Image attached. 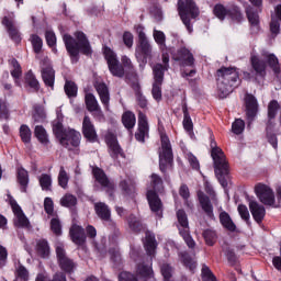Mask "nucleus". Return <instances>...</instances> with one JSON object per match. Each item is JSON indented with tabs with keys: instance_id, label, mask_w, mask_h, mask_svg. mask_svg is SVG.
Returning a JSON list of instances; mask_svg holds the SVG:
<instances>
[{
	"instance_id": "obj_1",
	"label": "nucleus",
	"mask_w": 281,
	"mask_h": 281,
	"mask_svg": "<svg viewBox=\"0 0 281 281\" xmlns=\"http://www.w3.org/2000/svg\"><path fill=\"white\" fill-rule=\"evenodd\" d=\"M63 41L71 58H78L80 52L86 56L91 54V44H89L87 35H85L82 32H76L75 38L69 34H65Z\"/></svg>"
},
{
	"instance_id": "obj_2",
	"label": "nucleus",
	"mask_w": 281,
	"mask_h": 281,
	"mask_svg": "<svg viewBox=\"0 0 281 281\" xmlns=\"http://www.w3.org/2000/svg\"><path fill=\"white\" fill-rule=\"evenodd\" d=\"M237 85L238 71H236V68L223 67L217 70V91L220 98H227Z\"/></svg>"
},
{
	"instance_id": "obj_3",
	"label": "nucleus",
	"mask_w": 281,
	"mask_h": 281,
	"mask_svg": "<svg viewBox=\"0 0 281 281\" xmlns=\"http://www.w3.org/2000/svg\"><path fill=\"white\" fill-rule=\"evenodd\" d=\"M151 188L153 190L147 191V201L151 212L161 217L164 205L161 204V200L159 199V195H157V192H161L164 189V181L156 173L151 175Z\"/></svg>"
},
{
	"instance_id": "obj_4",
	"label": "nucleus",
	"mask_w": 281,
	"mask_h": 281,
	"mask_svg": "<svg viewBox=\"0 0 281 281\" xmlns=\"http://www.w3.org/2000/svg\"><path fill=\"white\" fill-rule=\"evenodd\" d=\"M136 32L138 35V43L136 45L135 56L137 60H142V63H148V58H153V45L148 42V37H146V33L144 32V26H136Z\"/></svg>"
},
{
	"instance_id": "obj_5",
	"label": "nucleus",
	"mask_w": 281,
	"mask_h": 281,
	"mask_svg": "<svg viewBox=\"0 0 281 281\" xmlns=\"http://www.w3.org/2000/svg\"><path fill=\"white\" fill-rule=\"evenodd\" d=\"M212 159L214 161L215 175L222 186V188H227V160L225 159V153L221 148H214L212 153Z\"/></svg>"
},
{
	"instance_id": "obj_6",
	"label": "nucleus",
	"mask_w": 281,
	"mask_h": 281,
	"mask_svg": "<svg viewBox=\"0 0 281 281\" xmlns=\"http://www.w3.org/2000/svg\"><path fill=\"white\" fill-rule=\"evenodd\" d=\"M179 0L178 2V12L182 23L186 25L188 32L191 34L192 32V24H190V15L192 19H196L199 16V8L192 0Z\"/></svg>"
},
{
	"instance_id": "obj_7",
	"label": "nucleus",
	"mask_w": 281,
	"mask_h": 281,
	"mask_svg": "<svg viewBox=\"0 0 281 281\" xmlns=\"http://www.w3.org/2000/svg\"><path fill=\"white\" fill-rule=\"evenodd\" d=\"M278 111H280V103L277 100H272L268 104V123L266 127V134L269 144H271L272 148H278V137L273 134V128L276 126V115H278Z\"/></svg>"
},
{
	"instance_id": "obj_8",
	"label": "nucleus",
	"mask_w": 281,
	"mask_h": 281,
	"mask_svg": "<svg viewBox=\"0 0 281 281\" xmlns=\"http://www.w3.org/2000/svg\"><path fill=\"white\" fill-rule=\"evenodd\" d=\"M161 149L159 151V168L161 172H166V168L172 164V146L166 134H161Z\"/></svg>"
},
{
	"instance_id": "obj_9",
	"label": "nucleus",
	"mask_w": 281,
	"mask_h": 281,
	"mask_svg": "<svg viewBox=\"0 0 281 281\" xmlns=\"http://www.w3.org/2000/svg\"><path fill=\"white\" fill-rule=\"evenodd\" d=\"M104 56L108 63L110 74H112V76H115L116 78H124V66L120 64V60H117V55L115 54V52H113L109 47H105Z\"/></svg>"
},
{
	"instance_id": "obj_10",
	"label": "nucleus",
	"mask_w": 281,
	"mask_h": 281,
	"mask_svg": "<svg viewBox=\"0 0 281 281\" xmlns=\"http://www.w3.org/2000/svg\"><path fill=\"white\" fill-rule=\"evenodd\" d=\"M177 218L180 225L179 227L180 235L182 236L188 247H190V249H193V247L196 244L194 243V239H192V236H190V226L188 224V215L186 214V211L179 210L177 212Z\"/></svg>"
},
{
	"instance_id": "obj_11",
	"label": "nucleus",
	"mask_w": 281,
	"mask_h": 281,
	"mask_svg": "<svg viewBox=\"0 0 281 281\" xmlns=\"http://www.w3.org/2000/svg\"><path fill=\"white\" fill-rule=\"evenodd\" d=\"M56 256L61 271H65L66 273H74V271H76L77 265L69 257H67V252L65 251V247L63 245L56 247Z\"/></svg>"
},
{
	"instance_id": "obj_12",
	"label": "nucleus",
	"mask_w": 281,
	"mask_h": 281,
	"mask_svg": "<svg viewBox=\"0 0 281 281\" xmlns=\"http://www.w3.org/2000/svg\"><path fill=\"white\" fill-rule=\"evenodd\" d=\"M80 132L76 130H68L60 138H58L59 144L67 148V150H74L80 146Z\"/></svg>"
},
{
	"instance_id": "obj_13",
	"label": "nucleus",
	"mask_w": 281,
	"mask_h": 281,
	"mask_svg": "<svg viewBox=\"0 0 281 281\" xmlns=\"http://www.w3.org/2000/svg\"><path fill=\"white\" fill-rule=\"evenodd\" d=\"M213 14H215V16L220 19V21H224L225 16H231V19L233 21H237V23H240V21H243V13H240V10H238V8L227 10L223 4H216L213 9Z\"/></svg>"
},
{
	"instance_id": "obj_14",
	"label": "nucleus",
	"mask_w": 281,
	"mask_h": 281,
	"mask_svg": "<svg viewBox=\"0 0 281 281\" xmlns=\"http://www.w3.org/2000/svg\"><path fill=\"white\" fill-rule=\"evenodd\" d=\"M255 192L263 205H276V194H273V190H271L267 184H257L255 187Z\"/></svg>"
},
{
	"instance_id": "obj_15",
	"label": "nucleus",
	"mask_w": 281,
	"mask_h": 281,
	"mask_svg": "<svg viewBox=\"0 0 281 281\" xmlns=\"http://www.w3.org/2000/svg\"><path fill=\"white\" fill-rule=\"evenodd\" d=\"M105 143L108 144L109 155L112 157V159L124 157V151L122 150L120 143H117V136H115V134L108 133L105 135Z\"/></svg>"
},
{
	"instance_id": "obj_16",
	"label": "nucleus",
	"mask_w": 281,
	"mask_h": 281,
	"mask_svg": "<svg viewBox=\"0 0 281 281\" xmlns=\"http://www.w3.org/2000/svg\"><path fill=\"white\" fill-rule=\"evenodd\" d=\"M173 60H177L181 67H192L194 65V56L186 47L179 48L173 54Z\"/></svg>"
},
{
	"instance_id": "obj_17",
	"label": "nucleus",
	"mask_w": 281,
	"mask_h": 281,
	"mask_svg": "<svg viewBox=\"0 0 281 281\" xmlns=\"http://www.w3.org/2000/svg\"><path fill=\"white\" fill-rule=\"evenodd\" d=\"M135 137L137 142H144V139L148 137V119L146 114L142 112L138 113V130Z\"/></svg>"
},
{
	"instance_id": "obj_18",
	"label": "nucleus",
	"mask_w": 281,
	"mask_h": 281,
	"mask_svg": "<svg viewBox=\"0 0 281 281\" xmlns=\"http://www.w3.org/2000/svg\"><path fill=\"white\" fill-rule=\"evenodd\" d=\"M2 24L7 29L10 38L13 40L14 43H21V33L19 32V29H16L14 21L8 16H4Z\"/></svg>"
},
{
	"instance_id": "obj_19",
	"label": "nucleus",
	"mask_w": 281,
	"mask_h": 281,
	"mask_svg": "<svg viewBox=\"0 0 281 281\" xmlns=\"http://www.w3.org/2000/svg\"><path fill=\"white\" fill-rule=\"evenodd\" d=\"M82 133L86 139H88L89 142H95V139H98V134L95 133V126L93 125L89 116L83 117Z\"/></svg>"
},
{
	"instance_id": "obj_20",
	"label": "nucleus",
	"mask_w": 281,
	"mask_h": 281,
	"mask_svg": "<svg viewBox=\"0 0 281 281\" xmlns=\"http://www.w3.org/2000/svg\"><path fill=\"white\" fill-rule=\"evenodd\" d=\"M42 80L46 87L54 89V82L56 80V71L52 67V65L42 66Z\"/></svg>"
},
{
	"instance_id": "obj_21",
	"label": "nucleus",
	"mask_w": 281,
	"mask_h": 281,
	"mask_svg": "<svg viewBox=\"0 0 281 281\" xmlns=\"http://www.w3.org/2000/svg\"><path fill=\"white\" fill-rule=\"evenodd\" d=\"M249 210L256 223H262V221L265 220V215L267 214V210H265V206L262 204H259L257 201H250Z\"/></svg>"
},
{
	"instance_id": "obj_22",
	"label": "nucleus",
	"mask_w": 281,
	"mask_h": 281,
	"mask_svg": "<svg viewBox=\"0 0 281 281\" xmlns=\"http://www.w3.org/2000/svg\"><path fill=\"white\" fill-rule=\"evenodd\" d=\"M245 104L248 120H254L258 113V100L252 94H246Z\"/></svg>"
},
{
	"instance_id": "obj_23",
	"label": "nucleus",
	"mask_w": 281,
	"mask_h": 281,
	"mask_svg": "<svg viewBox=\"0 0 281 281\" xmlns=\"http://www.w3.org/2000/svg\"><path fill=\"white\" fill-rule=\"evenodd\" d=\"M198 199L206 216H209V218H214V206H212V202L210 201V198L205 195L203 191H198Z\"/></svg>"
},
{
	"instance_id": "obj_24",
	"label": "nucleus",
	"mask_w": 281,
	"mask_h": 281,
	"mask_svg": "<svg viewBox=\"0 0 281 281\" xmlns=\"http://www.w3.org/2000/svg\"><path fill=\"white\" fill-rule=\"evenodd\" d=\"M70 238L75 245H85L87 240L85 228L78 225H72L70 228Z\"/></svg>"
},
{
	"instance_id": "obj_25",
	"label": "nucleus",
	"mask_w": 281,
	"mask_h": 281,
	"mask_svg": "<svg viewBox=\"0 0 281 281\" xmlns=\"http://www.w3.org/2000/svg\"><path fill=\"white\" fill-rule=\"evenodd\" d=\"M11 207L16 216L15 225L18 227H30V221L27 220L25 214H23L21 206H19L16 202H11Z\"/></svg>"
},
{
	"instance_id": "obj_26",
	"label": "nucleus",
	"mask_w": 281,
	"mask_h": 281,
	"mask_svg": "<svg viewBox=\"0 0 281 281\" xmlns=\"http://www.w3.org/2000/svg\"><path fill=\"white\" fill-rule=\"evenodd\" d=\"M250 63L257 76H260L261 78L267 76V63H265V60L260 59L256 55H251Z\"/></svg>"
},
{
	"instance_id": "obj_27",
	"label": "nucleus",
	"mask_w": 281,
	"mask_h": 281,
	"mask_svg": "<svg viewBox=\"0 0 281 281\" xmlns=\"http://www.w3.org/2000/svg\"><path fill=\"white\" fill-rule=\"evenodd\" d=\"M154 85L151 89V94L156 102H161V85H164V77H161V72L156 71L154 75Z\"/></svg>"
},
{
	"instance_id": "obj_28",
	"label": "nucleus",
	"mask_w": 281,
	"mask_h": 281,
	"mask_svg": "<svg viewBox=\"0 0 281 281\" xmlns=\"http://www.w3.org/2000/svg\"><path fill=\"white\" fill-rule=\"evenodd\" d=\"M18 183L21 192H27V186H30V173L23 167L18 169L16 172Z\"/></svg>"
},
{
	"instance_id": "obj_29",
	"label": "nucleus",
	"mask_w": 281,
	"mask_h": 281,
	"mask_svg": "<svg viewBox=\"0 0 281 281\" xmlns=\"http://www.w3.org/2000/svg\"><path fill=\"white\" fill-rule=\"evenodd\" d=\"M93 177L102 186V188H109L110 190L113 189V184L111 181H109V178L106 177V173H104V170L95 167L92 169Z\"/></svg>"
},
{
	"instance_id": "obj_30",
	"label": "nucleus",
	"mask_w": 281,
	"mask_h": 281,
	"mask_svg": "<svg viewBox=\"0 0 281 281\" xmlns=\"http://www.w3.org/2000/svg\"><path fill=\"white\" fill-rule=\"evenodd\" d=\"M94 210L99 218H101V221H105L106 223H110L111 210L109 209V205H106L105 203L99 202L94 204Z\"/></svg>"
},
{
	"instance_id": "obj_31",
	"label": "nucleus",
	"mask_w": 281,
	"mask_h": 281,
	"mask_svg": "<svg viewBox=\"0 0 281 281\" xmlns=\"http://www.w3.org/2000/svg\"><path fill=\"white\" fill-rule=\"evenodd\" d=\"M261 56L267 60L274 74H280V63L278 61V57L267 50H262Z\"/></svg>"
},
{
	"instance_id": "obj_32",
	"label": "nucleus",
	"mask_w": 281,
	"mask_h": 281,
	"mask_svg": "<svg viewBox=\"0 0 281 281\" xmlns=\"http://www.w3.org/2000/svg\"><path fill=\"white\" fill-rule=\"evenodd\" d=\"M144 245L148 256H155V250L157 249V240L155 239V234L147 232Z\"/></svg>"
},
{
	"instance_id": "obj_33",
	"label": "nucleus",
	"mask_w": 281,
	"mask_h": 281,
	"mask_svg": "<svg viewBox=\"0 0 281 281\" xmlns=\"http://www.w3.org/2000/svg\"><path fill=\"white\" fill-rule=\"evenodd\" d=\"M86 106L90 113L97 112L99 115H102V110H100V105L98 104V100L95 99V95L92 93L86 94Z\"/></svg>"
},
{
	"instance_id": "obj_34",
	"label": "nucleus",
	"mask_w": 281,
	"mask_h": 281,
	"mask_svg": "<svg viewBox=\"0 0 281 281\" xmlns=\"http://www.w3.org/2000/svg\"><path fill=\"white\" fill-rule=\"evenodd\" d=\"M168 63H170V57L168 56L167 53H164L162 64H156L153 68L154 76H157V72H158V74H161V77H164V74L168 71V68L170 67Z\"/></svg>"
},
{
	"instance_id": "obj_35",
	"label": "nucleus",
	"mask_w": 281,
	"mask_h": 281,
	"mask_svg": "<svg viewBox=\"0 0 281 281\" xmlns=\"http://www.w3.org/2000/svg\"><path fill=\"white\" fill-rule=\"evenodd\" d=\"M220 223L225 227V229H228V232H234L236 229V224H234L232 217L225 211L220 213Z\"/></svg>"
},
{
	"instance_id": "obj_36",
	"label": "nucleus",
	"mask_w": 281,
	"mask_h": 281,
	"mask_svg": "<svg viewBox=\"0 0 281 281\" xmlns=\"http://www.w3.org/2000/svg\"><path fill=\"white\" fill-rule=\"evenodd\" d=\"M95 89L99 93L102 104H104L105 106H109L110 97H109V88L106 87V85L97 83Z\"/></svg>"
},
{
	"instance_id": "obj_37",
	"label": "nucleus",
	"mask_w": 281,
	"mask_h": 281,
	"mask_svg": "<svg viewBox=\"0 0 281 281\" xmlns=\"http://www.w3.org/2000/svg\"><path fill=\"white\" fill-rule=\"evenodd\" d=\"M153 273V268L147 263H138L136 267V276L140 278H148Z\"/></svg>"
},
{
	"instance_id": "obj_38",
	"label": "nucleus",
	"mask_w": 281,
	"mask_h": 281,
	"mask_svg": "<svg viewBox=\"0 0 281 281\" xmlns=\"http://www.w3.org/2000/svg\"><path fill=\"white\" fill-rule=\"evenodd\" d=\"M36 251L41 258H47L49 256V244L45 239H40L36 244Z\"/></svg>"
},
{
	"instance_id": "obj_39",
	"label": "nucleus",
	"mask_w": 281,
	"mask_h": 281,
	"mask_svg": "<svg viewBox=\"0 0 281 281\" xmlns=\"http://www.w3.org/2000/svg\"><path fill=\"white\" fill-rule=\"evenodd\" d=\"M122 123L125 126V128L131 131V128H134L135 124H136L135 114L133 112H128V111L125 112L122 116Z\"/></svg>"
},
{
	"instance_id": "obj_40",
	"label": "nucleus",
	"mask_w": 281,
	"mask_h": 281,
	"mask_svg": "<svg viewBox=\"0 0 281 281\" xmlns=\"http://www.w3.org/2000/svg\"><path fill=\"white\" fill-rule=\"evenodd\" d=\"M182 113L184 115L183 119V127L188 131V133H191L194 128V124L192 123V119L190 117V113L188 112V104L182 105Z\"/></svg>"
},
{
	"instance_id": "obj_41",
	"label": "nucleus",
	"mask_w": 281,
	"mask_h": 281,
	"mask_svg": "<svg viewBox=\"0 0 281 281\" xmlns=\"http://www.w3.org/2000/svg\"><path fill=\"white\" fill-rule=\"evenodd\" d=\"M38 181L42 190H44L45 192L52 191V176L47 173H42L38 177Z\"/></svg>"
},
{
	"instance_id": "obj_42",
	"label": "nucleus",
	"mask_w": 281,
	"mask_h": 281,
	"mask_svg": "<svg viewBox=\"0 0 281 281\" xmlns=\"http://www.w3.org/2000/svg\"><path fill=\"white\" fill-rule=\"evenodd\" d=\"M78 199L74 194L67 193L60 199V205L63 207H76Z\"/></svg>"
},
{
	"instance_id": "obj_43",
	"label": "nucleus",
	"mask_w": 281,
	"mask_h": 281,
	"mask_svg": "<svg viewBox=\"0 0 281 281\" xmlns=\"http://www.w3.org/2000/svg\"><path fill=\"white\" fill-rule=\"evenodd\" d=\"M35 137H37L38 142H41V144H44L45 146H47V144H49V139L47 138V132L45 131V128L41 125L35 126Z\"/></svg>"
},
{
	"instance_id": "obj_44",
	"label": "nucleus",
	"mask_w": 281,
	"mask_h": 281,
	"mask_svg": "<svg viewBox=\"0 0 281 281\" xmlns=\"http://www.w3.org/2000/svg\"><path fill=\"white\" fill-rule=\"evenodd\" d=\"M69 183V173H67V170H65V167H60L59 173H58V186L63 188L64 190H67V186Z\"/></svg>"
},
{
	"instance_id": "obj_45",
	"label": "nucleus",
	"mask_w": 281,
	"mask_h": 281,
	"mask_svg": "<svg viewBox=\"0 0 281 281\" xmlns=\"http://www.w3.org/2000/svg\"><path fill=\"white\" fill-rule=\"evenodd\" d=\"M128 226L132 229V232H142L144 229V225L135 215H130L128 217Z\"/></svg>"
},
{
	"instance_id": "obj_46",
	"label": "nucleus",
	"mask_w": 281,
	"mask_h": 281,
	"mask_svg": "<svg viewBox=\"0 0 281 281\" xmlns=\"http://www.w3.org/2000/svg\"><path fill=\"white\" fill-rule=\"evenodd\" d=\"M20 137L24 144H30V142H32V130H30V126H20Z\"/></svg>"
},
{
	"instance_id": "obj_47",
	"label": "nucleus",
	"mask_w": 281,
	"mask_h": 281,
	"mask_svg": "<svg viewBox=\"0 0 281 281\" xmlns=\"http://www.w3.org/2000/svg\"><path fill=\"white\" fill-rule=\"evenodd\" d=\"M64 89L68 98H76L78 95V86L74 81H66Z\"/></svg>"
},
{
	"instance_id": "obj_48",
	"label": "nucleus",
	"mask_w": 281,
	"mask_h": 281,
	"mask_svg": "<svg viewBox=\"0 0 281 281\" xmlns=\"http://www.w3.org/2000/svg\"><path fill=\"white\" fill-rule=\"evenodd\" d=\"M68 131L69 130H65V127H63V123L60 121L57 120L53 122V133L57 139H60V137H63Z\"/></svg>"
},
{
	"instance_id": "obj_49",
	"label": "nucleus",
	"mask_w": 281,
	"mask_h": 281,
	"mask_svg": "<svg viewBox=\"0 0 281 281\" xmlns=\"http://www.w3.org/2000/svg\"><path fill=\"white\" fill-rule=\"evenodd\" d=\"M246 14H247L248 21L252 25V27L258 29V23H260V18L258 16V13L256 11H254L252 8H248L246 10Z\"/></svg>"
},
{
	"instance_id": "obj_50",
	"label": "nucleus",
	"mask_w": 281,
	"mask_h": 281,
	"mask_svg": "<svg viewBox=\"0 0 281 281\" xmlns=\"http://www.w3.org/2000/svg\"><path fill=\"white\" fill-rule=\"evenodd\" d=\"M134 89L138 106H140V109H146V106H148V100H146V97L142 94V89L139 86H136Z\"/></svg>"
},
{
	"instance_id": "obj_51",
	"label": "nucleus",
	"mask_w": 281,
	"mask_h": 281,
	"mask_svg": "<svg viewBox=\"0 0 281 281\" xmlns=\"http://www.w3.org/2000/svg\"><path fill=\"white\" fill-rule=\"evenodd\" d=\"M121 63L126 74H135V66L133 65V61H131V58L123 56Z\"/></svg>"
},
{
	"instance_id": "obj_52",
	"label": "nucleus",
	"mask_w": 281,
	"mask_h": 281,
	"mask_svg": "<svg viewBox=\"0 0 281 281\" xmlns=\"http://www.w3.org/2000/svg\"><path fill=\"white\" fill-rule=\"evenodd\" d=\"M120 187L125 194H133V192H135V182H133V180H123L121 181Z\"/></svg>"
},
{
	"instance_id": "obj_53",
	"label": "nucleus",
	"mask_w": 281,
	"mask_h": 281,
	"mask_svg": "<svg viewBox=\"0 0 281 281\" xmlns=\"http://www.w3.org/2000/svg\"><path fill=\"white\" fill-rule=\"evenodd\" d=\"M232 131L235 135H241V133L245 131V121L241 119H236L232 124Z\"/></svg>"
},
{
	"instance_id": "obj_54",
	"label": "nucleus",
	"mask_w": 281,
	"mask_h": 281,
	"mask_svg": "<svg viewBox=\"0 0 281 281\" xmlns=\"http://www.w3.org/2000/svg\"><path fill=\"white\" fill-rule=\"evenodd\" d=\"M203 237H204L206 245H210V247H212V245H214V243H216V233L212 229L204 231Z\"/></svg>"
},
{
	"instance_id": "obj_55",
	"label": "nucleus",
	"mask_w": 281,
	"mask_h": 281,
	"mask_svg": "<svg viewBox=\"0 0 281 281\" xmlns=\"http://www.w3.org/2000/svg\"><path fill=\"white\" fill-rule=\"evenodd\" d=\"M31 43L35 54H40L43 49V40L38 35H31Z\"/></svg>"
},
{
	"instance_id": "obj_56",
	"label": "nucleus",
	"mask_w": 281,
	"mask_h": 281,
	"mask_svg": "<svg viewBox=\"0 0 281 281\" xmlns=\"http://www.w3.org/2000/svg\"><path fill=\"white\" fill-rule=\"evenodd\" d=\"M30 279V273L27 272V269L23 266H19L16 268V279L15 281H27Z\"/></svg>"
},
{
	"instance_id": "obj_57",
	"label": "nucleus",
	"mask_w": 281,
	"mask_h": 281,
	"mask_svg": "<svg viewBox=\"0 0 281 281\" xmlns=\"http://www.w3.org/2000/svg\"><path fill=\"white\" fill-rule=\"evenodd\" d=\"M25 80L32 89H35V91H38V80H36V77L32 71H29L26 74Z\"/></svg>"
},
{
	"instance_id": "obj_58",
	"label": "nucleus",
	"mask_w": 281,
	"mask_h": 281,
	"mask_svg": "<svg viewBox=\"0 0 281 281\" xmlns=\"http://www.w3.org/2000/svg\"><path fill=\"white\" fill-rule=\"evenodd\" d=\"M11 65L13 67V69L11 70V76L15 79L21 78L22 71H21V65H19V61H16V59H12Z\"/></svg>"
},
{
	"instance_id": "obj_59",
	"label": "nucleus",
	"mask_w": 281,
	"mask_h": 281,
	"mask_svg": "<svg viewBox=\"0 0 281 281\" xmlns=\"http://www.w3.org/2000/svg\"><path fill=\"white\" fill-rule=\"evenodd\" d=\"M182 262L190 269V271H194L196 269V261L190 258L188 254L182 255Z\"/></svg>"
},
{
	"instance_id": "obj_60",
	"label": "nucleus",
	"mask_w": 281,
	"mask_h": 281,
	"mask_svg": "<svg viewBox=\"0 0 281 281\" xmlns=\"http://www.w3.org/2000/svg\"><path fill=\"white\" fill-rule=\"evenodd\" d=\"M186 157L191 166V168H193L194 170H199L200 165H199V159L195 158V156H193L192 153H187Z\"/></svg>"
},
{
	"instance_id": "obj_61",
	"label": "nucleus",
	"mask_w": 281,
	"mask_h": 281,
	"mask_svg": "<svg viewBox=\"0 0 281 281\" xmlns=\"http://www.w3.org/2000/svg\"><path fill=\"white\" fill-rule=\"evenodd\" d=\"M154 38L158 45H166V34L164 32L154 30Z\"/></svg>"
},
{
	"instance_id": "obj_62",
	"label": "nucleus",
	"mask_w": 281,
	"mask_h": 281,
	"mask_svg": "<svg viewBox=\"0 0 281 281\" xmlns=\"http://www.w3.org/2000/svg\"><path fill=\"white\" fill-rule=\"evenodd\" d=\"M34 122H44L45 121V110L43 108H36L35 113L33 114Z\"/></svg>"
},
{
	"instance_id": "obj_63",
	"label": "nucleus",
	"mask_w": 281,
	"mask_h": 281,
	"mask_svg": "<svg viewBox=\"0 0 281 281\" xmlns=\"http://www.w3.org/2000/svg\"><path fill=\"white\" fill-rule=\"evenodd\" d=\"M161 274L164 276L165 280H170V278H172V267H170L168 263L162 265Z\"/></svg>"
},
{
	"instance_id": "obj_64",
	"label": "nucleus",
	"mask_w": 281,
	"mask_h": 281,
	"mask_svg": "<svg viewBox=\"0 0 281 281\" xmlns=\"http://www.w3.org/2000/svg\"><path fill=\"white\" fill-rule=\"evenodd\" d=\"M120 281H138V279L131 272H121L119 274Z\"/></svg>"
}]
</instances>
